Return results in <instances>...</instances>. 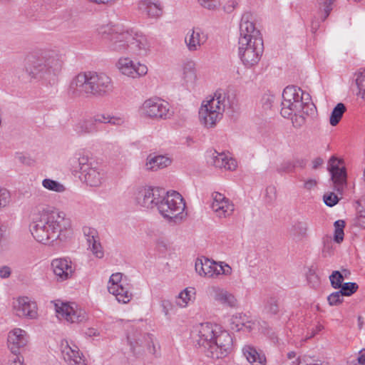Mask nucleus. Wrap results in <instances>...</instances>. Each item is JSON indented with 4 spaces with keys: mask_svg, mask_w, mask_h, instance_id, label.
I'll return each mask as SVG.
<instances>
[{
    "mask_svg": "<svg viewBox=\"0 0 365 365\" xmlns=\"http://www.w3.org/2000/svg\"><path fill=\"white\" fill-rule=\"evenodd\" d=\"M346 110V106L342 103H337L334 108L329 118V123L332 126H335L339 123Z\"/></svg>",
    "mask_w": 365,
    "mask_h": 365,
    "instance_id": "37",
    "label": "nucleus"
},
{
    "mask_svg": "<svg viewBox=\"0 0 365 365\" xmlns=\"http://www.w3.org/2000/svg\"><path fill=\"white\" fill-rule=\"evenodd\" d=\"M359 288V286L355 282H346L342 284L339 289L340 293L344 296L349 297L354 294Z\"/></svg>",
    "mask_w": 365,
    "mask_h": 365,
    "instance_id": "46",
    "label": "nucleus"
},
{
    "mask_svg": "<svg viewBox=\"0 0 365 365\" xmlns=\"http://www.w3.org/2000/svg\"><path fill=\"white\" fill-rule=\"evenodd\" d=\"M212 198L211 207L217 217H227L233 213L234 205L224 195L215 192L212 194Z\"/></svg>",
    "mask_w": 365,
    "mask_h": 365,
    "instance_id": "19",
    "label": "nucleus"
},
{
    "mask_svg": "<svg viewBox=\"0 0 365 365\" xmlns=\"http://www.w3.org/2000/svg\"><path fill=\"white\" fill-rule=\"evenodd\" d=\"M165 190L159 187H139L135 193L138 204L147 209L158 208Z\"/></svg>",
    "mask_w": 365,
    "mask_h": 365,
    "instance_id": "14",
    "label": "nucleus"
},
{
    "mask_svg": "<svg viewBox=\"0 0 365 365\" xmlns=\"http://www.w3.org/2000/svg\"><path fill=\"white\" fill-rule=\"evenodd\" d=\"M358 221L360 225L365 227V206L359 212Z\"/></svg>",
    "mask_w": 365,
    "mask_h": 365,
    "instance_id": "61",
    "label": "nucleus"
},
{
    "mask_svg": "<svg viewBox=\"0 0 365 365\" xmlns=\"http://www.w3.org/2000/svg\"><path fill=\"white\" fill-rule=\"evenodd\" d=\"M200 346L207 350V355L212 359H220L227 356L232 350L233 341L230 333L215 324L206 322L197 327Z\"/></svg>",
    "mask_w": 365,
    "mask_h": 365,
    "instance_id": "2",
    "label": "nucleus"
},
{
    "mask_svg": "<svg viewBox=\"0 0 365 365\" xmlns=\"http://www.w3.org/2000/svg\"><path fill=\"white\" fill-rule=\"evenodd\" d=\"M297 365H322L321 363L316 361L311 357L304 356L302 359L299 358L297 359Z\"/></svg>",
    "mask_w": 365,
    "mask_h": 365,
    "instance_id": "57",
    "label": "nucleus"
},
{
    "mask_svg": "<svg viewBox=\"0 0 365 365\" xmlns=\"http://www.w3.org/2000/svg\"><path fill=\"white\" fill-rule=\"evenodd\" d=\"M11 275V269L8 266L0 267V277L3 279L9 277Z\"/></svg>",
    "mask_w": 365,
    "mask_h": 365,
    "instance_id": "60",
    "label": "nucleus"
},
{
    "mask_svg": "<svg viewBox=\"0 0 365 365\" xmlns=\"http://www.w3.org/2000/svg\"><path fill=\"white\" fill-rule=\"evenodd\" d=\"M62 64L58 55L54 52H46L30 56L26 66V71L31 78L41 79L52 74L57 75L61 70Z\"/></svg>",
    "mask_w": 365,
    "mask_h": 365,
    "instance_id": "5",
    "label": "nucleus"
},
{
    "mask_svg": "<svg viewBox=\"0 0 365 365\" xmlns=\"http://www.w3.org/2000/svg\"><path fill=\"white\" fill-rule=\"evenodd\" d=\"M101 123L99 113L92 117L80 120L75 125V131L79 135L92 134L98 132V124Z\"/></svg>",
    "mask_w": 365,
    "mask_h": 365,
    "instance_id": "23",
    "label": "nucleus"
},
{
    "mask_svg": "<svg viewBox=\"0 0 365 365\" xmlns=\"http://www.w3.org/2000/svg\"><path fill=\"white\" fill-rule=\"evenodd\" d=\"M242 352L247 360L251 364L265 365V355L261 351H257L254 346L246 345L243 347Z\"/></svg>",
    "mask_w": 365,
    "mask_h": 365,
    "instance_id": "31",
    "label": "nucleus"
},
{
    "mask_svg": "<svg viewBox=\"0 0 365 365\" xmlns=\"http://www.w3.org/2000/svg\"><path fill=\"white\" fill-rule=\"evenodd\" d=\"M237 100L233 91H217L213 98L202 104L199 110L200 122L207 128L215 125L226 110L235 111Z\"/></svg>",
    "mask_w": 365,
    "mask_h": 365,
    "instance_id": "3",
    "label": "nucleus"
},
{
    "mask_svg": "<svg viewBox=\"0 0 365 365\" xmlns=\"http://www.w3.org/2000/svg\"><path fill=\"white\" fill-rule=\"evenodd\" d=\"M344 295L340 293V290L333 292L327 297L329 304L331 306H337L342 303Z\"/></svg>",
    "mask_w": 365,
    "mask_h": 365,
    "instance_id": "48",
    "label": "nucleus"
},
{
    "mask_svg": "<svg viewBox=\"0 0 365 365\" xmlns=\"http://www.w3.org/2000/svg\"><path fill=\"white\" fill-rule=\"evenodd\" d=\"M331 285L334 289H339L342 287L344 277L339 271H334L329 276Z\"/></svg>",
    "mask_w": 365,
    "mask_h": 365,
    "instance_id": "44",
    "label": "nucleus"
},
{
    "mask_svg": "<svg viewBox=\"0 0 365 365\" xmlns=\"http://www.w3.org/2000/svg\"><path fill=\"white\" fill-rule=\"evenodd\" d=\"M307 281L312 287H315L319 284V279L315 272L312 269H309L307 273Z\"/></svg>",
    "mask_w": 365,
    "mask_h": 365,
    "instance_id": "56",
    "label": "nucleus"
},
{
    "mask_svg": "<svg viewBox=\"0 0 365 365\" xmlns=\"http://www.w3.org/2000/svg\"><path fill=\"white\" fill-rule=\"evenodd\" d=\"M212 163L218 168H225L228 170H234L237 168V162L235 159L229 158L225 153H217L215 151L212 153Z\"/></svg>",
    "mask_w": 365,
    "mask_h": 365,
    "instance_id": "29",
    "label": "nucleus"
},
{
    "mask_svg": "<svg viewBox=\"0 0 365 365\" xmlns=\"http://www.w3.org/2000/svg\"><path fill=\"white\" fill-rule=\"evenodd\" d=\"M250 15L245 14L241 19L240 24V38L239 41L241 42L245 38L249 42L255 41L256 38H262L259 31L256 29L252 21H250Z\"/></svg>",
    "mask_w": 365,
    "mask_h": 365,
    "instance_id": "22",
    "label": "nucleus"
},
{
    "mask_svg": "<svg viewBox=\"0 0 365 365\" xmlns=\"http://www.w3.org/2000/svg\"><path fill=\"white\" fill-rule=\"evenodd\" d=\"M211 289L215 293L214 299L216 301L230 307L235 305L236 299L232 294L217 287H212Z\"/></svg>",
    "mask_w": 365,
    "mask_h": 365,
    "instance_id": "35",
    "label": "nucleus"
},
{
    "mask_svg": "<svg viewBox=\"0 0 365 365\" xmlns=\"http://www.w3.org/2000/svg\"><path fill=\"white\" fill-rule=\"evenodd\" d=\"M138 9L143 14L150 18H158L163 14L160 3H155L150 0H141L138 4Z\"/></svg>",
    "mask_w": 365,
    "mask_h": 365,
    "instance_id": "28",
    "label": "nucleus"
},
{
    "mask_svg": "<svg viewBox=\"0 0 365 365\" xmlns=\"http://www.w3.org/2000/svg\"><path fill=\"white\" fill-rule=\"evenodd\" d=\"M309 224L306 221H296L292 225L289 234L295 241H301L307 237Z\"/></svg>",
    "mask_w": 365,
    "mask_h": 365,
    "instance_id": "33",
    "label": "nucleus"
},
{
    "mask_svg": "<svg viewBox=\"0 0 365 365\" xmlns=\"http://www.w3.org/2000/svg\"><path fill=\"white\" fill-rule=\"evenodd\" d=\"M117 67L122 74L133 78L144 76L148 72L145 65L140 63H135L128 57L120 58L117 63Z\"/></svg>",
    "mask_w": 365,
    "mask_h": 365,
    "instance_id": "18",
    "label": "nucleus"
},
{
    "mask_svg": "<svg viewBox=\"0 0 365 365\" xmlns=\"http://www.w3.org/2000/svg\"><path fill=\"white\" fill-rule=\"evenodd\" d=\"M238 3L235 0L229 1L224 6V9L227 13H231L237 6Z\"/></svg>",
    "mask_w": 365,
    "mask_h": 365,
    "instance_id": "59",
    "label": "nucleus"
},
{
    "mask_svg": "<svg viewBox=\"0 0 365 365\" xmlns=\"http://www.w3.org/2000/svg\"><path fill=\"white\" fill-rule=\"evenodd\" d=\"M55 309L59 319H64L71 323H81L86 322L88 316L85 310L78 308L75 303L55 304Z\"/></svg>",
    "mask_w": 365,
    "mask_h": 365,
    "instance_id": "15",
    "label": "nucleus"
},
{
    "mask_svg": "<svg viewBox=\"0 0 365 365\" xmlns=\"http://www.w3.org/2000/svg\"><path fill=\"white\" fill-rule=\"evenodd\" d=\"M293 164L294 165V168L297 167L304 168L305 166V161L303 159H294L292 160Z\"/></svg>",
    "mask_w": 365,
    "mask_h": 365,
    "instance_id": "64",
    "label": "nucleus"
},
{
    "mask_svg": "<svg viewBox=\"0 0 365 365\" xmlns=\"http://www.w3.org/2000/svg\"><path fill=\"white\" fill-rule=\"evenodd\" d=\"M51 267L57 280L61 282L71 278L74 272L71 261L66 258L54 259Z\"/></svg>",
    "mask_w": 365,
    "mask_h": 365,
    "instance_id": "21",
    "label": "nucleus"
},
{
    "mask_svg": "<svg viewBox=\"0 0 365 365\" xmlns=\"http://www.w3.org/2000/svg\"><path fill=\"white\" fill-rule=\"evenodd\" d=\"M263 324H261V328L262 332L267 335L274 343L278 342V337L277 336L275 332L267 325L266 322H263Z\"/></svg>",
    "mask_w": 365,
    "mask_h": 365,
    "instance_id": "55",
    "label": "nucleus"
},
{
    "mask_svg": "<svg viewBox=\"0 0 365 365\" xmlns=\"http://www.w3.org/2000/svg\"><path fill=\"white\" fill-rule=\"evenodd\" d=\"M238 44L239 56L242 63L247 68L256 66L264 51L262 38H256L251 42L242 38Z\"/></svg>",
    "mask_w": 365,
    "mask_h": 365,
    "instance_id": "9",
    "label": "nucleus"
},
{
    "mask_svg": "<svg viewBox=\"0 0 365 365\" xmlns=\"http://www.w3.org/2000/svg\"><path fill=\"white\" fill-rule=\"evenodd\" d=\"M16 314L19 317L35 318L37 314L36 304L26 297H20L18 299V305L15 307Z\"/></svg>",
    "mask_w": 365,
    "mask_h": 365,
    "instance_id": "26",
    "label": "nucleus"
},
{
    "mask_svg": "<svg viewBox=\"0 0 365 365\" xmlns=\"http://www.w3.org/2000/svg\"><path fill=\"white\" fill-rule=\"evenodd\" d=\"M126 339L130 350L134 355L141 354L145 349L153 354L155 351L152 336L148 334H143L134 327L128 329Z\"/></svg>",
    "mask_w": 365,
    "mask_h": 365,
    "instance_id": "10",
    "label": "nucleus"
},
{
    "mask_svg": "<svg viewBox=\"0 0 365 365\" xmlns=\"http://www.w3.org/2000/svg\"><path fill=\"white\" fill-rule=\"evenodd\" d=\"M139 110L141 115L150 118L166 119L171 115L169 103L159 98L145 100Z\"/></svg>",
    "mask_w": 365,
    "mask_h": 365,
    "instance_id": "12",
    "label": "nucleus"
},
{
    "mask_svg": "<svg viewBox=\"0 0 365 365\" xmlns=\"http://www.w3.org/2000/svg\"><path fill=\"white\" fill-rule=\"evenodd\" d=\"M91 78L93 97L104 98L110 96L114 90V82L108 74L103 72L88 71Z\"/></svg>",
    "mask_w": 365,
    "mask_h": 365,
    "instance_id": "11",
    "label": "nucleus"
},
{
    "mask_svg": "<svg viewBox=\"0 0 365 365\" xmlns=\"http://www.w3.org/2000/svg\"><path fill=\"white\" fill-rule=\"evenodd\" d=\"M83 232L88 243L99 237L97 230L92 227H84Z\"/></svg>",
    "mask_w": 365,
    "mask_h": 365,
    "instance_id": "49",
    "label": "nucleus"
},
{
    "mask_svg": "<svg viewBox=\"0 0 365 365\" xmlns=\"http://www.w3.org/2000/svg\"><path fill=\"white\" fill-rule=\"evenodd\" d=\"M198 2L205 8L208 9H214L217 4L215 0H197Z\"/></svg>",
    "mask_w": 365,
    "mask_h": 365,
    "instance_id": "58",
    "label": "nucleus"
},
{
    "mask_svg": "<svg viewBox=\"0 0 365 365\" xmlns=\"http://www.w3.org/2000/svg\"><path fill=\"white\" fill-rule=\"evenodd\" d=\"M335 0H323L322 3H319L322 6L319 8L320 12L322 13L321 19L324 21L330 14L333 9V4Z\"/></svg>",
    "mask_w": 365,
    "mask_h": 365,
    "instance_id": "45",
    "label": "nucleus"
},
{
    "mask_svg": "<svg viewBox=\"0 0 365 365\" xmlns=\"http://www.w3.org/2000/svg\"><path fill=\"white\" fill-rule=\"evenodd\" d=\"M315 110L316 106L308 93L295 86H289L284 89L280 110L282 117L289 118L293 112L299 111L307 115H312Z\"/></svg>",
    "mask_w": 365,
    "mask_h": 365,
    "instance_id": "4",
    "label": "nucleus"
},
{
    "mask_svg": "<svg viewBox=\"0 0 365 365\" xmlns=\"http://www.w3.org/2000/svg\"><path fill=\"white\" fill-rule=\"evenodd\" d=\"M91 78L88 72H81L72 78L68 88V94L71 98L93 97Z\"/></svg>",
    "mask_w": 365,
    "mask_h": 365,
    "instance_id": "13",
    "label": "nucleus"
},
{
    "mask_svg": "<svg viewBox=\"0 0 365 365\" xmlns=\"http://www.w3.org/2000/svg\"><path fill=\"white\" fill-rule=\"evenodd\" d=\"M232 273V268L227 264L224 262H220L216 265V274L215 276H218L220 274L230 275Z\"/></svg>",
    "mask_w": 365,
    "mask_h": 365,
    "instance_id": "54",
    "label": "nucleus"
},
{
    "mask_svg": "<svg viewBox=\"0 0 365 365\" xmlns=\"http://www.w3.org/2000/svg\"><path fill=\"white\" fill-rule=\"evenodd\" d=\"M307 116L302 111L293 112V115L290 117L293 126L296 128H302L305 124Z\"/></svg>",
    "mask_w": 365,
    "mask_h": 365,
    "instance_id": "43",
    "label": "nucleus"
},
{
    "mask_svg": "<svg viewBox=\"0 0 365 365\" xmlns=\"http://www.w3.org/2000/svg\"><path fill=\"white\" fill-rule=\"evenodd\" d=\"M334 240L336 243H341L344 240V228L345 227V222L342 220H338L334 223Z\"/></svg>",
    "mask_w": 365,
    "mask_h": 365,
    "instance_id": "39",
    "label": "nucleus"
},
{
    "mask_svg": "<svg viewBox=\"0 0 365 365\" xmlns=\"http://www.w3.org/2000/svg\"><path fill=\"white\" fill-rule=\"evenodd\" d=\"M324 203L329 207H333L339 202L338 196L334 192H329L324 195L323 197Z\"/></svg>",
    "mask_w": 365,
    "mask_h": 365,
    "instance_id": "53",
    "label": "nucleus"
},
{
    "mask_svg": "<svg viewBox=\"0 0 365 365\" xmlns=\"http://www.w3.org/2000/svg\"><path fill=\"white\" fill-rule=\"evenodd\" d=\"M185 208V203L182 195L176 191H172L162 194V200L158 210L163 217L177 222L182 220Z\"/></svg>",
    "mask_w": 365,
    "mask_h": 365,
    "instance_id": "8",
    "label": "nucleus"
},
{
    "mask_svg": "<svg viewBox=\"0 0 365 365\" xmlns=\"http://www.w3.org/2000/svg\"><path fill=\"white\" fill-rule=\"evenodd\" d=\"M171 161L170 158L164 155L148 156L145 164L146 169L156 170L168 166Z\"/></svg>",
    "mask_w": 365,
    "mask_h": 365,
    "instance_id": "34",
    "label": "nucleus"
},
{
    "mask_svg": "<svg viewBox=\"0 0 365 365\" xmlns=\"http://www.w3.org/2000/svg\"><path fill=\"white\" fill-rule=\"evenodd\" d=\"M182 75L186 83H193L195 81L197 75L193 61H188L184 64Z\"/></svg>",
    "mask_w": 365,
    "mask_h": 365,
    "instance_id": "36",
    "label": "nucleus"
},
{
    "mask_svg": "<svg viewBox=\"0 0 365 365\" xmlns=\"http://www.w3.org/2000/svg\"><path fill=\"white\" fill-rule=\"evenodd\" d=\"M88 246L93 254V255L98 258L101 259L104 256V251L103 247L100 242V238H97L92 242L88 243Z\"/></svg>",
    "mask_w": 365,
    "mask_h": 365,
    "instance_id": "42",
    "label": "nucleus"
},
{
    "mask_svg": "<svg viewBox=\"0 0 365 365\" xmlns=\"http://www.w3.org/2000/svg\"><path fill=\"white\" fill-rule=\"evenodd\" d=\"M133 38L128 46V53L140 57L148 56L150 51V43L148 38L142 34L133 31Z\"/></svg>",
    "mask_w": 365,
    "mask_h": 365,
    "instance_id": "20",
    "label": "nucleus"
},
{
    "mask_svg": "<svg viewBox=\"0 0 365 365\" xmlns=\"http://www.w3.org/2000/svg\"><path fill=\"white\" fill-rule=\"evenodd\" d=\"M232 329L237 331L245 329L251 331L253 329L255 322L250 319L249 317L242 313H238L232 316L231 319Z\"/></svg>",
    "mask_w": 365,
    "mask_h": 365,
    "instance_id": "32",
    "label": "nucleus"
},
{
    "mask_svg": "<svg viewBox=\"0 0 365 365\" xmlns=\"http://www.w3.org/2000/svg\"><path fill=\"white\" fill-rule=\"evenodd\" d=\"M71 230L70 218L63 212L49 207L40 210L30 225L33 237L45 245L57 239L61 240L64 232L71 233Z\"/></svg>",
    "mask_w": 365,
    "mask_h": 365,
    "instance_id": "1",
    "label": "nucleus"
},
{
    "mask_svg": "<svg viewBox=\"0 0 365 365\" xmlns=\"http://www.w3.org/2000/svg\"><path fill=\"white\" fill-rule=\"evenodd\" d=\"M190 292H191L189 291L187 289H185L183 291H182L178 294V297L176 299V304L181 307H185L187 304L188 301L190 299Z\"/></svg>",
    "mask_w": 365,
    "mask_h": 365,
    "instance_id": "47",
    "label": "nucleus"
},
{
    "mask_svg": "<svg viewBox=\"0 0 365 365\" xmlns=\"http://www.w3.org/2000/svg\"><path fill=\"white\" fill-rule=\"evenodd\" d=\"M101 123H110L114 125H121L125 123V119L120 116L99 113Z\"/></svg>",
    "mask_w": 365,
    "mask_h": 365,
    "instance_id": "41",
    "label": "nucleus"
},
{
    "mask_svg": "<svg viewBox=\"0 0 365 365\" xmlns=\"http://www.w3.org/2000/svg\"><path fill=\"white\" fill-rule=\"evenodd\" d=\"M317 185V181L314 179H309L304 182V187L307 190H311Z\"/></svg>",
    "mask_w": 365,
    "mask_h": 365,
    "instance_id": "62",
    "label": "nucleus"
},
{
    "mask_svg": "<svg viewBox=\"0 0 365 365\" xmlns=\"http://www.w3.org/2000/svg\"><path fill=\"white\" fill-rule=\"evenodd\" d=\"M122 280V274L117 272L113 274L109 279L108 289V292L115 295L119 302L126 304L132 299V293L130 288L120 284Z\"/></svg>",
    "mask_w": 365,
    "mask_h": 365,
    "instance_id": "16",
    "label": "nucleus"
},
{
    "mask_svg": "<svg viewBox=\"0 0 365 365\" xmlns=\"http://www.w3.org/2000/svg\"><path fill=\"white\" fill-rule=\"evenodd\" d=\"M61 355L68 365H84V361L79 354L78 347L76 346L71 347L68 341L62 343Z\"/></svg>",
    "mask_w": 365,
    "mask_h": 365,
    "instance_id": "24",
    "label": "nucleus"
},
{
    "mask_svg": "<svg viewBox=\"0 0 365 365\" xmlns=\"http://www.w3.org/2000/svg\"><path fill=\"white\" fill-rule=\"evenodd\" d=\"M71 165L75 171L79 170L81 181L91 187H98L101 185L105 173L101 166L92 160L88 155L76 154L69 160Z\"/></svg>",
    "mask_w": 365,
    "mask_h": 365,
    "instance_id": "6",
    "label": "nucleus"
},
{
    "mask_svg": "<svg viewBox=\"0 0 365 365\" xmlns=\"http://www.w3.org/2000/svg\"><path fill=\"white\" fill-rule=\"evenodd\" d=\"M26 342V331L21 329H16L9 334L8 346L14 354H17Z\"/></svg>",
    "mask_w": 365,
    "mask_h": 365,
    "instance_id": "25",
    "label": "nucleus"
},
{
    "mask_svg": "<svg viewBox=\"0 0 365 365\" xmlns=\"http://www.w3.org/2000/svg\"><path fill=\"white\" fill-rule=\"evenodd\" d=\"M11 200V195L9 190L0 187V208L7 206Z\"/></svg>",
    "mask_w": 365,
    "mask_h": 365,
    "instance_id": "52",
    "label": "nucleus"
},
{
    "mask_svg": "<svg viewBox=\"0 0 365 365\" xmlns=\"http://www.w3.org/2000/svg\"><path fill=\"white\" fill-rule=\"evenodd\" d=\"M98 35L106 41L110 51L127 53L133 38V30L120 25H103L98 29Z\"/></svg>",
    "mask_w": 365,
    "mask_h": 365,
    "instance_id": "7",
    "label": "nucleus"
},
{
    "mask_svg": "<svg viewBox=\"0 0 365 365\" xmlns=\"http://www.w3.org/2000/svg\"><path fill=\"white\" fill-rule=\"evenodd\" d=\"M216 263L207 258L197 259L195 264L196 272L205 277H214L216 274Z\"/></svg>",
    "mask_w": 365,
    "mask_h": 365,
    "instance_id": "27",
    "label": "nucleus"
},
{
    "mask_svg": "<svg viewBox=\"0 0 365 365\" xmlns=\"http://www.w3.org/2000/svg\"><path fill=\"white\" fill-rule=\"evenodd\" d=\"M85 334L86 336L89 337L99 336L100 334L99 332L96 329L93 328L88 329L86 331Z\"/></svg>",
    "mask_w": 365,
    "mask_h": 365,
    "instance_id": "63",
    "label": "nucleus"
},
{
    "mask_svg": "<svg viewBox=\"0 0 365 365\" xmlns=\"http://www.w3.org/2000/svg\"><path fill=\"white\" fill-rule=\"evenodd\" d=\"M359 89L357 95L365 100V74H361L356 80Z\"/></svg>",
    "mask_w": 365,
    "mask_h": 365,
    "instance_id": "51",
    "label": "nucleus"
},
{
    "mask_svg": "<svg viewBox=\"0 0 365 365\" xmlns=\"http://www.w3.org/2000/svg\"><path fill=\"white\" fill-rule=\"evenodd\" d=\"M294 170V165L292 163V160H286L282 162L277 168V171L279 173H292Z\"/></svg>",
    "mask_w": 365,
    "mask_h": 365,
    "instance_id": "50",
    "label": "nucleus"
},
{
    "mask_svg": "<svg viewBox=\"0 0 365 365\" xmlns=\"http://www.w3.org/2000/svg\"><path fill=\"white\" fill-rule=\"evenodd\" d=\"M279 312V307L278 299L275 297H268L264 302V312L266 314L274 316L277 314Z\"/></svg>",
    "mask_w": 365,
    "mask_h": 365,
    "instance_id": "38",
    "label": "nucleus"
},
{
    "mask_svg": "<svg viewBox=\"0 0 365 365\" xmlns=\"http://www.w3.org/2000/svg\"><path fill=\"white\" fill-rule=\"evenodd\" d=\"M42 185L46 189L57 192H63L66 190L63 184L51 179H44Z\"/></svg>",
    "mask_w": 365,
    "mask_h": 365,
    "instance_id": "40",
    "label": "nucleus"
},
{
    "mask_svg": "<svg viewBox=\"0 0 365 365\" xmlns=\"http://www.w3.org/2000/svg\"><path fill=\"white\" fill-rule=\"evenodd\" d=\"M342 160L332 156L329 161V170L331 173V180L335 190L341 192L346 185V171L344 167H340Z\"/></svg>",
    "mask_w": 365,
    "mask_h": 365,
    "instance_id": "17",
    "label": "nucleus"
},
{
    "mask_svg": "<svg viewBox=\"0 0 365 365\" xmlns=\"http://www.w3.org/2000/svg\"><path fill=\"white\" fill-rule=\"evenodd\" d=\"M207 40L206 35L200 29H197L189 32L185 37V43L190 51H197L201 44Z\"/></svg>",
    "mask_w": 365,
    "mask_h": 365,
    "instance_id": "30",
    "label": "nucleus"
}]
</instances>
